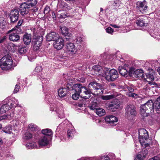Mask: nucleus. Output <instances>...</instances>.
<instances>
[{
	"label": "nucleus",
	"mask_w": 160,
	"mask_h": 160,
	"mask_svg": "<svg viewBox=\"0 0 160 160\" xmlns=\"http://www.w3.org/2000/svg\"><path fill=\"white\" fill-rule=\"evenodd\" d=\"M114 97V95L112 94H111L108 95L102 96L101 97V98L104 100H108L112 99Z\"/></svg>",
	"instance_id": "obj_37"
},
{
	"label": "nucleus",
	"mask_w": 160,
	"mask_h": 160,
	"mask_svg": "<svg viewBox=\"0 0 160 160\" xmlns=\"http://www.w3.org/2000/svg\"><path fill=\"white\" fill-rule=\"evenodd\" d=\"M103 93V89L102 86L99 84L97 88L95 89L93 94L98 95Z\"/></svg>",
	"instance_id": "obj_25"
},
{
	"label": "nucleus",
	"mask_w": 160,
	"mask_h": 160,
	"mask_svg": "<svg viewBox=\"0 0 160 160\" xmlns=\"http://www.w3.org/2000/svg\"><path fill=\"white\" fill-rule=\"evenodd\" d=\"M2 131L6 133L10 134L12 131V128L10 125L7 126L3 128Z\"/></svg>",
	"instance_id": "obj_33"
},
{
	"label": "nucleus",
	"mask_w": 160,
	"mask_h": 160,
	"mask_svg": "<svg viewBox=\"0 0 160 160\" xmlns=\"http://www.w3.org/2000/svg\"><path fill=\"white\" fill-rule=\"evenodd\" d=\"M154 109L156 111H160V96L158 97L154 103Z\"/></svg>",
	"instance_id": "obj_26"
},
{
	"label": "nucleus",
	"mask_w": 160,
	"mask_h": 160,
	"mask_svg": "<svg viewBox=\"0 0 160 160\" xmlns=\"http://www.w3.org/2000/svg\"><path fill=\"white\" fill-rule=\"evenodd\" d=\"M64 39H66V41H70V40H72V37H71V34H69V35H64Z\"/></svg>",
	"instance_id": "obj_51"
},
{
	"label": "nucleus",
	"mask_w": 160,
	"mask_h": 160,
	"mask_svg": "<svg viewBox=\"0 0 160 160\" xmlns=\"http://www.w3.org/2000/svg\"><path fill=\"white\" fill-rule=\"evenodd\" d=\"M105 120L108 123L111 125L114 124L115 122H117L118 120L116 117L112 115L106 116Z\"/></svg>",
	"instance_id": "obj_18"
},
{
	"label": "nucleus",
	"mask_w": 160,
	"mask_h": 160,
	"mask_svg": "<svg viewBox=\"0 0 160 160\" xmlns=\"http://www.w3.org/2000/svg\"><path fill=\"white\" fill-rule=\"evenodd\" d=\"M42 71V67L41 66H37L34 69V72L36 73L41 72Z\"/></svg>",
	"instance_id": "obj_47"
},
{
	"label": "nucleus",
	"mask_w": 160,
	"mask_h": 160,
	"mask_svg": "<svg viewBox=\"0 0 160 160\" xmlns=\"http://www.w3.org/2000/svg\"><path fill=\"white\" fill-rule=\"evenodd\" d=\"M26 146L28 149H32L34 148H38V146L37 145L36 143L35 142H32L31 143H28L26 144Z\"/></svg>",
	"instance_id": "obj_30"
},
{
	"label": "nucleus",
	"mask_w": 160,
	"mask_h": 160,
	"mask_svg": "<svg viewBox=\"0 0 160 160\" xmlns=\"http://www.w3.org/2000/svg\"><path fill=\"white\" fill-rule=\"evenodd\" d=\"M13 29L16 31V33H17V34H21L23 32L20 27L15 26Z\"/></svg>",
	"instance_id": "obj_42"
},
{
	"label": "nucleus",
	"mask_w": 160,
	"mask_h": 160,
	"mask_svg": "<svg viewBox=\"0 0 160 160\" xmlns=\"http://www.w3.org/2000/svg\"><path fill=\"white\" fill-rule=\"evenodd\" d=\"M9 16L11 22L14 23L16 22L18 19L19 11L17 9L12 10L10 12Z\"/></svg>",
	"instance_id": "obj_12"
},
{
	"label": "nucleus",
	"mask_w": 160,
	"mask_h": 160,
	"mask_svg": "<svg viewBox=\"0 0 160 160\" xmlns=\"http://www.w3.org/2000/svg\"><path fill=\"white\" fill-rule=\"evenodd\" d=\"M73 86H72V85L70 84H68L67 85V88L68 89V90H71V89L72 88V90H74V88H73Z\"/></svg>",
	"instance_id": "obj_56"
},
{
	"label": "nucleus",
	"mask_w": 160,
	"mask_h": 160,
	"mask_svg": "<svg viewBox=\"0 0 160 160\" xmlns=\"http://www.w3.org/2000/svg\"><path fill=\"white\" fill-rule=\"evenodd\" d=\"M50 11V8L48 6H46L45 7L44 10V14H48Z\"/></svg>",
	"instance_id": "obj_53"
},
{
	"label": "nucleus",
	"mask_w": 160,
	"mask_h": 160,
	"mask_svg": "<svg viewBox=\"0 0 160 160\" xmlns=\"http://www.w3.org/2000/svg\"><path fill=\"white\" fill-rule=\"evenodd\" d=\"M118 70L119 73L122 76H125L128 73L127 70L123 67L119 66Z\"/></svg>",
	"instance_id": "obj_28"
},
{
	"label": "nucleus",
	"mask_w": 160,
	"mask_h": 160,
	"mask_svg": "<svg viewBox=\"0 0 160 160\" xmlns=\"http://www.w3.org/2000/svg\"><path fill=\"white\" fill-rule=\"evenodd\" d=\"M40 28L38 26L32 27L30 30L32 32V34L34 37H36L37 35H38L40 33Z\"/></svg>",
	"instance_id": "obj_24"
},
{
	"label": "nucleus",
	"mask_w": 160,
	"mask_h": 160,
	"mask_svg": "<svg viewBox=\"0 0 160 160\" xmlns=\"http://www.w3.org/2000/svg\"><path fill=\"white\" fill-rule=\"evenodd\" d=\"M64 50L67 53L69 54H73L76 52V49L75 46L72 43H67L64 47Z\"/></svg>",
	"instance_id": "obj_11"
},
{
	"label": "nucleus",
	"mask_w": 160,
	"mask_h": 160,
	"mask_svg": "<svg viewBox=\"0 0 160 160\" xmlns=\"http://www.w3.org/2000/svg\"><path fill=\"white\" fill-rule=\"evenodd\" d=\"M143 71L142 70H137L134 73V76L137 77H142L143 76Z\"/></svg>",
	"instance_id": "obj_34"
},
{
	"label": "nucleus",
	"mask_w": 160,
	"mask_h": 160,
	"mask_svg": "<svg viewBox=\"0 0 160 160\" xmlns=\"http://www.w3.org/2000/svg\"><path fill=\"white\" fill-rule=\"evenodd\" d=\"M43 39V37L42 36H37L34 37L32 42L34 49L36 50L38 49L41 46Z\"/></svg>",
	"instance_id": "obj_7"
},
{
	"label": "nucleus",
	"mask_w": 160,
	"mask_h": 160,
	"mask_svg": "<svg viewBox=\"0 0 160 160\" xmlns=\"http://www.w3.org/2000/svg\"><path fill=\"white\" fill-rule=\"evenodd\" d=\"M142 157H141L139 155H138L137 156V157L135 158L134 160H142Z\"/></svg>",
	"instance_id": "obj_62"
},
{
	"label": "nucleus",
	"mask_w": 160,
	"mask_h": 160,
	"mask_svg": "<svg viewBox=\"0 0 160 160\" xmlns=\"http://www.w3.org/2000/svg\"><path fill=\"white\" fill-rule=\"evenodd\" d=\"M106 31L107 33L112 34L113 32V29L111 27H108L106 28Z\"/></svg>",
	"instance_id": "obj_49"
},
{
	"label": "nucleus",
	"mask_w": 160,
	"mask_h": 160,
	"mask_svg": "<svg viewBox=\"0 0 160 160\" xmlns=\"http://www.w3.org/2000/svg\"><path fill=\"white\" fill-rule=\"evenodd\" d=\"M28 128L29 130L32 131H37L38 130L37 126L33 123L29 124L28 125Z\"/></svg>",
	"instance_id": "obj_32"
},
{
	"label": "nucleus",
	"mask_w": 160,
	"mask_h": 160,
	"mask_svg": "<svg viewBox=\"0 0 160 160\" xmlns=\"http://www.w3.org/2000/svg\"><path fill=\"white\" fill-rule=\"evenodd\" d=\"M9 39L10 41L16 42L20 39V36L16 33H12L9 35Z\"/></svg>",
	"instance_id": "obj_23"
},
{
	"label": "nucleus",
	"mask_w": 160,
	"mask_h": 160,
	"mask_svg": "<svg viewBox=\"0 0 160 160\" xmlns=\"http://www.w3.org/2000/svg\"><path fill=\"white\" fill-rule=\"evenodd\" d=\"M31 7L29 5L25 2L22 3L19 8L20 13L22 16L27 14L28 13Z\"/></svg>",
	"instance_id": "obj_9"
},
{
	"label": "nucleus",
	"mask_w": 160,
	"mask_h": 160,
	"mask_svg": "<svg viewBox=\"0 0 160 160\" xmlns=\"http://www.w3.org/2000/svg\"><path fill=\"white\" fill-rule=\"evenodd\" d=\"M19 88L20 86L19 85L17 84L15 85V88L13 92V93H15L18 92L19 91Z\"/></svg>",
	"instance_id": "obj_52"
},
{
	"label": "nucleus",
	"mask_w": 160,
	"mask_h": 160,
	"mask_svg": "<svg viewBox=\"0 0 160 160\" xmlns=\"http://www.w3.org/2000/svg\"><path fill=\"white\" fill-rule=\"evenodd\" d=\"M133 92H129L127 93V95L128 96L132 98H136L137 97V95L135 93H133Z\"/></svg>",
	"instance_id": "obj_48"
},
{
	"label": "nucleus",
	"mask_w": 160,
	"mask_h": 160,
	"mask_svg": "<svg viewBox=\"0 0 160 160\" xmlns=\"http://www.w3.org/2000/svg\"><path fill=\"white\" fill-rule=\"evenodd\" d=\"M25 138L26 139H29L32 137V135L29 132H27L25 134Z\"/></svg>",
	"instance_id": "obj_45"
},
{
	"label": "nucleus",
	"mask_w": 160,
	"mask_h": 160,
	"mask_svg": "<svg viewBox=\"0 0 160 160\" xmlns=\"http://www.w3.org/2000/svg\"><path fill=\"white\" fill-rule=\"evenodd\" d=\"M42 80V83L43 84H44L46 83H47L48 82V80L46 79L43 78Z\"/></svg>",
	"instance_id": "obj_63"
},
{
	"label": "nucleus",
	"mask_w": 160,
	"mask_h": 160,
	"mask_svg": "<svg viewBox=\"0 0 160 160\" xmlns=\"http://www.w3.org/2000/svg\"><path fill=\"white\" fill-rule=\"evenodd\" d=\"M127 89L128 90L129 92H133L134 91V89H133L132 87H127Z\"/></svg>",
	"instance_id": "obj_60"
},
{
	"label": "nucleus",
	"mask_w": 160,
	"mask_h": 160,
	"mask_svg": "<svg viewBox=\"0 0 160 160\" xmlns=\"http://www.w3.org/2000/svg\"><path fill=\"white\" fill-rule=\"evenodd\" d=\"M73 88L75 91L80 93V96L82 98L87 99L90 98V94L91 93V91L86 87L82 86V84H74Z\"/></svg>",
	"instance_id": "obj_1"
},
{
	"label": "nucleus",
	"mask_w": 160,
	"mask_h": 160,
	"mask_svg": "<svg viewBox=\"0 0 160 160\" xmlns=\"http://www.w3.org/2000/svg\"><path fill=\"white\" fill-rule=\"evenodd\" d=\"M11 106H10L9 105L7 104H4L2 105L0 108V113L1 114H3L5 113L7 111L9 110L12 107H13V105L12 103L10 104ZM13 105L14 107L15 106V105H14V104Z\"/></svg>",
	"instance_id": "obj_19"
},
{
	"label": "nucleus",
	"mask_w": 160,
	"mask_h": 160,
	"mask_svg": "<svg viewBox=\"0 0 160 160\" xmlns=\"http://www.w3.org/2000/svg\"><path fill=\"white\" fill-rule=\"evenodd\" d=\"M154 109V103L152 100H150L144 104L141 105L140 112L142 115L147 116V113H153Z\"/></svg>",
	"instance_id": "obj_2"
},
{
	"label": "nucleus",
	"mask_w": 160,
	"mask_h": 160,
	"mask_svg": "<svg viewBox=\"0 0 160 160\" xmlns=\"http://www.w3.org/2000/svg\"><path fill=\"white\" fill-rule=\"evenodd\" d=\"M74 131L72 129H68L67 131V135L68 138H72L73 136Z\"/></svg>",
	"instance_id": "obj_43"
},
{
	"label": "nucleus",
	"mask_w": 160,
	"mask_h": 160,
	"mask_svg": "<svg viewBox=\"0 0 160 160\" xmlns=\"http://www.w3.org/2000/svg\"><path fill=\"white\" fill-rule=\"evenodd\" d=\"M160 159L158 156H156L150 158L149 160H160Z\"/></svg>",
	"instance_id": "obj_59"
},
{
	"label": "nucleus",
	"mask_w": 160,
	"mask_h": 160,
	"mask_svg": "<svg viewBox=\"0 0 160 160\" xmlns=\"http://www.w3.org/2000/svg\"><path fill=\"white\" fill-rule=\"evenodd\" d=\"M23 22V20L22 19H20V20L18 23V24L17 25H16L15 26H17L18 27H20V26L21 25L22 23Z\"/></svg>",
	"instance_id": "obj_57"
},
{
	"label": "nucleus",
	"mask_w": 160,
	"mask_h": 160,
	"mask_svg": "<svg viewBox=\"0 0 160 160\" xmlns=\"http://www.w3.org/2000/svg\"><path fill=\"white\" fill-rule=\"evenodd\" d=\"M136 7L137 10L142 14L146 13L148 11V7L147 5L146 2L145 1L143 2H138L137 3Z\"/></svg>",
	"instance_id": "obj_8"
},
{
	"label": "nucleus",
	"mask_w": 160,
	"mask_h": 160,
	"mask_svg": "<svg viewBox=\"0 0 160 160\" xmlns=\"http://www.w3.org/2000/svg\"><path fill=\"white\" fill-rule=\"evenodd\" d=\"M29 5L31 7L35 6L37 4L36 0H28V2H25Z\"/></svg>",
	"instance_id": "obj_40"
},
{
	"label": "nucleus",
	"mask_w": 160,
	"mask_h": 160,
	"mask_svg": "<svg viewBox=\"0 0 160 160\" xmlns=\"http://www.w3.org/2000/svg\"><path fill=\"white\" fill-rule=\"evenodd\" d=\"M4 20L3 18L0 17V28H2L3 26H4L3 22Z\"/></svg>",
	"instance_id": "obj_54"
},
{
	"label": "nucleus",
	"mask_w": 160,
	"mask_h": 160,
	"mask_svg": "<svg viewBox=\"0 0 160 160\" xmlns=\"http://www.w3.org/2000/svg\"><path fill=\"white\" fill-rule=\"evenodd\" d=\"M136 23L138 26L141 27L147 26V23L145 22V20L142 16H140L137 19Z\"/></svg>",
	"instance_id": "obj_21"
},
{
	"label": "nucleus",
	"mask_w": 160,
	"mask_h": 160,
	"mask_svg": "<svg viewBox=\"0 0 160 160\" xmlns=\"http://www.w3.org/2000/svg\"><path fill=\"white\" fill-rule=\"evenodd\" d=\"M12 60L9 54H7L0 59V67L3 70L10 69L12 64Z\"/></svg>",
	"instance_id": "obj_3"
},
{
	"label": "nucleus",
	"mask_w": 160,
	"mask_h": 160,
	"mask_svg": "<svg viewBox=\"0 0 160 160\" xmlns=\"http://www.w3.org/2000/svg\"><path fill=\"white\" fill-rule=\"evenodd\" d=\"M64 40L62 37H59L56 39L53 43L54 47L58 50H60L63 47L64 45Z\"/></svg>",
	"instance_id": "obj_13"
},
{
	"label": "nucleus",
	"mask_w": 160,
	"mask_h": 160,
	"mask_svg": "<svg viewBox=\"0 0 160 160\" xmlns=\"http://www.w3.org/2000/svg\"><path fill=\"white\" fill-rule=\"evenodd\" d=\"M151 70V71L150 72L146 74L145 77L143 76L145 80L148 82L149 84L151 83V82L154 80V76L155 74V72L154 70L152 69Z\"/></svg>",
	"instance_id": "obj_15"
},
{
	"label": "nucleus",
	"mask_w": 160,
	"mask_h": 160,
	"mask_svg": "<svg viewBox=\"0 0 160 160\" xmlns=\"http://www.w3.org/2000/svg\"><path fill=\"white\" fill-rule=\"evenodd\" d=\"M75 93L72 95V98L75 100H77L79 97L80 96V93L78 92L75 91Z\"/></svg>",
	"instance_id": "obj_41"
},
{
	"label": "nucleus",
	"mask_w": 160,
	"mask_h": 160,
	"mask_svg": "<svg viewBox=\"0 0 160 160\" xmlns=\"http://www.w3.org/2000/svg\"><path fill=\"white\" fill-rule=\"evenodd\" d=\"M42 132L43 134V136H52V130L49 129H44L42 130Z\"/></svg>",
	"instance_id": "obj_27"
},
{
	"label": "nucleus",
	"mask_w": 160,
	"mask_h": 160,
	"mask_svg": "<svg viewBox=\"0 0 160 160\" xmlns=\"http://www.w3.org/2000/svg\"><path fill=\"white\" fill-rule=\"evenodd\" d=\"M93 71L96 75L98 76L103 77L104 74V68L99 65L94 66L92 67Z\"/></svg>",
	"instance_id": "obj_14"
},
{
	"label": "nucleus",
	"mask_w": 160,
	"mask_h": 160,
	"mask_svg": "<svg viewBox=\"0 0 160 160\" xmlns=\"http://www.w3.org/2000/svg\"><path fill=\"white\" fill-rule=\"evenodd\" d=\"M58 35L55 32H52L48 34L46 36V39L48 41H54L59 37Z\"/></svg>",
	"instance_id": "obj_17"
},
{
	"label": "nucleus",
	"mask_w": 160,
	"mask_h": 160,
	"mask_svg": "<svg viewBox=\"0 0 160 160\" xmlns=\"http://www.w3.org/2000/svg\"><path fill=\"white\" fill-rule=\"evenodd\" d=\"M58 93L59 96L61 98L64 97L66 95L63 88L59 89L58 91Z\"/></svg>",
	"instance_id": "obj_38"
},
{
	"label": "nucleus",
	"mask_w": 160,
	"mask_h": 160,
	"mask_svg": "<svg viewBox=\"0 0 160 160\" xmlns=\"http://www.w3.org/2000/svg\"><path fill=\"white\" fill-rule=\"evenodd\" d=\"M99 84V83L94 82H91L89 84L88 88L90 91H91V93L93 94L94 92L97 88V87H98Z\"/></svg>",
	"instance_id": "obj_20"
},
{
	"label": "nucleus",
	"mask_w": 160,
	"mask_h": 160,
	"mask_svg": "<svg viewBox=\"0 0 160 160\" xmlns=\"http://www.w3.org/2000/svg\"><path fill=\"white\" fill-rule=\"evenodd\" d=\"M110 25L112 27L115 28H120V27L119 26H117L115 24H111Z\"/></svg>",
	"instance_id": "obj_64"
},
{
	"label": "nucleus",
	"mask_w": 160,
	"mask_h": 160,
	"mask_svg": "<svg viewBox=\"0 0 160 160\" xmlns=\"http://www.w3.org/2000/svg\"><path fill=\"white\" fill-rule=\"evenodd\" d=\"M95 112L97 114L100 116L104 115L105 113L104 110L100 108H97L95 111Z\"/></svg>",
	"instance_id": "obj_31"
},
{
	"label": "nucleus",
	"mask_w": 160,
	"mask_h": 160,
	"mask_svg": "<svg viewBox=\"0 0 160 160\" xmlns=\"http://www.w3.org/2000/svg\"><path fill=\"white\" fill-rule=\"evenodd\" d=\"M109 158L107 156H104L100 157V160H109Z\"/></svg>",
	"instance_id": "obj_55"
},
{
	"label": "nucleus",
	"mask_w": 160,
	"mask_h": 160,
	"mask_svg": "<svg viewBox=\"0 0 160 160\" xmlns=\"http://www.w3.org/2000/svg\"><path fill=\"white\" fill-rule=\"evenodd\" d=\"M57 110V112L58 113V117L60 118H63L64 117V114L63 110H61L60 111Z\"/></svg>",
	"instance_id": "obj_44"
},
{
	"label": "nucleus",
	"mask_w": 160,
	"mask_h": 160,
	"mask_svg": "<svg viewBox=\"0 0 160 160\" xmlns=\"http://www.w3.org/2000/svg\"><path fill=\"white\" fill-rule=\"evenodd\" d=\"M23 40L25 44L28 45L31 41V35L27 33H25L23 36Z\"/></svg>",
	"instance_id": "obj_22"
},
{
	"label": "nucleus",
	"mask_w": 160,
	"mask_h": 160,
	"mask_svg": "<svg viewBox=\"0 0 160 160\" xmlns=\"http://www.w3.org/2000/svg\"><path fill=\"white\" fill-rule=\"evenodd\" d=\"M148 153V150L146 149L142 150V152H140L138 154V155H139L141 157L145 158L147 155Z\"/></svg>",
	"instance_id": "obj_36"
},
{
	"label": "nucleus",
	"mask_w": 160,
	"mask_h": 160,
	"mask_svg": "<svg viewBox=\"0 0 160 160\" xmlns=\"http://www.w3.org/2000/svg\"><path fill=\"white\" fill-rule=\"evenodd\" d=\"M67 17L66 14L64 12L61 13L60 16V18H64Z\"/></svg>",
	"instance_id": "obj_58"
},
{
	"label": "nucleus",
	"mask_w": 160,
	"mask_h": 160,
	"mask_svg": "<svg viewBox=\"0 0 160 160\" xmlns=\"http://www.w3.org/2000/svg\"><path fill=\"white\" fill-rule=\"evenodd\" d=\"M85 104V100H82L79 102L78 103V105L80 108L83 107Z\"/></svg>",
	"instance_id": "obj_46"
},
{
	"label": "nucleus",
	"mask_w": 160,
	"mask_h": 160,
	"mask_svg": "<svg viewBox=\"0 0 160 160\" xmlns=\"http://www.w3.org/2000/svg\"><path fill=\"white\" fill-rule=\"evenodd\" d=\"M61 32L64 35H68V29L65 26H63L61 28Z\"/></svg>",
	"instance_id": "obj_35"
},
{
	"label": "nucleus",
	"mask_w": 160,
	"mask_h": 160,
	"mask_svg": "<svg viewBox=\"0 0 160 160\" xmlns=\"http://www.w3.org/2000/svg\"><path fill=\"white\" fill-rule=\"evenodd\" d=\"M154 37L158 40L160 39V35L159 34L154 35Z\"/></svg>",
	"instance_id": "obj_61"
},
{
	"label": "nucleus",
	"mask_w": 160,
	"mask_h": 160,
	"mask_svg": "<svg viewBox=\"0 0 160 160\" xmlns=\"http://www.w3.org/2000/svg\"><path fill=\"white\" fill-rule=\"evenodd\" d=\"M28 50V48L26 46H20L18 49V53L20 54H24Z\"/></svg>",
	"instance_id": "obj_29"
},
{
	"label": "nucleus",
	"mask_w": 160,
	"mask_h": 160,
	"mask_svg": "<svg viewBox=\"0 0 160 160\" xmlns=\"http://www.w3.org/2000/svg\"><path fill=\"white\" fill-rule=\"evenodd\" d=\"M89 108L90 109L95 111L98 108L97 103L96 102H92Z\"/></svg>",
	"instance_id": "obj_39"
},
{
	"label": "nucleus",
	"mask_w": 160,
	"mask_h": 160,
	"mask_svg": "<svg viewBox=\"0 0 160 160\" xmlns=\"http://www.w3.org/2000/svg\"><path fill=\"white\" fill-rule=\"evenodd\" d=\"M138 132L139 141L141 145H144L146 147L148 146V144L146 142L148 137V132L143 128L139 129Z\"/></svg>",
	"instance_id": "obj_5"
},
{
	"label": "nucleus",
	"mask_w": 160,
	"mask_h": 160,
	"mask_svg": "<svg viewBox=\"0 0 160 160\" xmlns=\"http://www.w3.org/2000/svg\"><path fill=\"white\" fill-rule=\"evenodd\" d=\"M120 104L119 100L115 99L109 103L108 105V109L112 110V112H114L115 110L119 108Z\"/></svg>",
	"instance_id": "obj_10"
},
{
	"label": "nucleus",
	"mask_w": 160,
	"mask_h": 160,
	"mask_svg": "<svg viewBox=\"0 0 160 160\" xmlns=\"http://www.w3.org/2000/svg\"><path fill=\"white\" fill-rule=\"evenodd\" d=\"M126 117L129 119H132L136 114V108L132 105H127L125 108Z\"/></svg>",
	"instance_id": "obj_6"
},
{
	"label": "nucleus",
	"mask_w": 160,
	"mask_h": 160,
	"mask_svg": "<svg viewBox=\"0 0 160 160\" xmlns=\"http://www.w3.org/2000/svg\"><path fill=\"white\" fill-rule=\"evenodd\" d=\"M49 140L48 137L46 136L41 137L38 141L39 146L38 147L40 148L47 145L48 144Z\"/></svg>",
	"instance_id": "obj_16"
},
{
	"label": "nucleus",
	"mask_w": 160,
	"mask_h": 160,
	"mask_svg": "<svg viewBox=\"0 0 160 160\" xmlns=\"http://www.w3.org/2000/svg\"><path fill=\"white\" fill-rule=\"evenodd\" d=\"M104 74L103 77L109 81H113L116 80L118 77L117 71L113 69L109 70L106 68H104Z\"/></svg>",
	"instance_id": "obj_4"
},
{
	"label": "nucleus",
	"mask_w": 160,
	"mask_h": 160,
	"mask_svg": "<svg viewBox=\"0 0 160 160\" xmlns=\"http://www.w3.org/2000/svg\"><path fill=\"white\" fill-rule=\"evenodd\" d=\"M75 41L76 43L79 44L81 43L82 41V38L80 37H77L75 40Z\"/></svg>",
	"instance_id": "obj_50"
}]
</instances>
